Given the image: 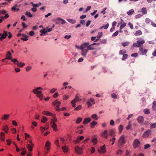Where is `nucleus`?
I'll return each mask as SVG.
<instances>
[{"instance_id": "39448f33", "label": "nucleus", "mask_w": 156, "mask_h": 156, "mask_svg": "<svg viewBox=\"0 0 156 156\" xmlns=\"http://www.w3.org/2000/svg\"><path fill=\"white\" fill-rule=\"evenodd\" d=\"M60 104V102L59 101H58V100L54 101L53 103V105L55 106L56 107V111H59L61 110V109L59 107V106Z\"/></svg>"}, {"instance_id": "f257e3e1", "label": "nucleus", "mask_w": 156, "mask_h": 156, "mask_svg": "<svg viewBox=\"0 0 156 156\" xmlns=\"http://www.w3.org/2000/svg\"><path fill=\"white\" fill-rule=\"evenodd\" d=\"M125 136L122 135L120 136L118 141V146L119 148H121L126 143Z\"/></svg>"}, {"instance_id": "f704fd0d", "label": "nucleus", "mask_w": 156, "mask_h": 156, "mask_svg": "<svg viewBox=\"0 0 156 156\" xmlns=\"http://www.w3.org/2000/svg\"><path fill=\"white\" fill-rule=\"evenodd\" d=\"M109 24L108 23H107L105 24V25L103 26L102 27H100L99 29H101L102 28H104L105 29H107L108 27Z\"/></svg>"}, {"instance_id": "e2e57ef3", "label": "nucleus", "mask_w": 156, "mask_h": 156, "mask_svg": "<svg viewBox=\"0 0 156 156\" xmlns=\"http://www.w3.org/2000/svg\"><path fill=\"white\" fill-rule=\"evenodd\" d=\"M55 145L58 147H59V140H56L55 141Z\"/></svg>"}, {"instance_id": "774afa93", "label": "nucleus", "mask_w": 156, "mask_h": 156, "mask_svg": "<svg viewBox=\"0 0 156 156\" xmlns=\"http://www.w3.org/2000/svg\"><path fill=\"white\" fill-rule=\"evenodd\" d=\"M29 34L30 36H33L34 34L35 33L32 30L29 32Z\"/></svg>"}, {"instance_id": "680f3d73", "label": "nucleus", "mask_w": 156, "mask_h": 156, "mask_svg": "<svg viewBox=\"0 0 156 156\" xmlns=\"http://www.w3.org/2000/svg\"><path fill=\"white\" fill-rule=\"evenodd\" d=\"M111 96L112 98H117V95L115 94L114 93L112 94Z\"/></svg>"}, {"instance_id": "09e8293b", "label": "nucleus", "mask_w": 156, "mask_h": 156, "mask_svg": "<svg viewBox=\"0 0 156 156\" xmlns=\"http://www.w3.org/2000/svg\"><path fill=\"white\" fill-rule=\"evenodd\" d=\"M144 113L146 114H148L150 113V111L148 109H145L144 110Z\"/></svg>"}, {"instance_id": "79ce46f5", "label": "nucleus", "mask_w": 156, "mask_h": 156, "mask_svg": "<svg viewBox=\"0 0 156 156\" xmlns=\"http://www.w3.org/2000/svg\"><path fill=\"white\" fill-rule=\"evenodd\" d=\"M156 128V123H151L150 124L151 129H153Z\"/></svg>"}, {"instance_id": "412c9836", "label": "nucleus", "mask_w": 156, "mask_h": 156, "mask_svg": "<svg viewBox=\"0 0 156 156\" xmlns=\"http://www.w3.org/2000/svg\"><path fill=\"white\" fill-rule=\"evenodd\" d=\"M40 32L41 33V34H40L41 36L44 35L47 32V30L45 29H41V30Z\"/></svg>"}, {"instance_id": "20e7f679", "label": "nucleus", "mask_w": 156, "mask_h": 156, "mask_svg": "<svg viewBox=\"0 0 156 156\" xmlns=\"http://www.w3.org/2000/svg\"><path fill=\"white\" fill-rule=\"evenodd\" d=\"M138 122L141 125H146L147 124L146 122H144V118L143 116H139L137 119Z\"/></svg>"}, {"instance_id": "4468645a", "label": "nucleus", "mask_w": 156, "mask_h": 156, "mask_svg": "<svg viewBox=\"0 0 156 156\" xmlns=\"http://www.w3.org/2000/svg\"><path fill=\"white\" fill-rule=\"evenodd\" d=\"M1 35L2 36L0 37V40L2 41L3 39L5 38L8 36L7 32L4 31V33L2 34Z\"/></svg>"}, {"instance_id": "7ed1b4c3", "label": "nucleus", "mask_w": 156, "mask_h": 156, "mask_svg": "<svg viewBox=\"0 0 156 156\" xmlns=\"http://www.w3.org/2000/svg\"><path fill=\"white\" fill-rule=\"evenodd\" d=\"M81 100V99H80L79 97L78 96H76L75 98L71 101V104L73 107H76V102Z\"/></svg>"}, {"instance_id": "de8ad7c7", "label": "nucleus", "mask_w": 156, "mask_h": 156, "mask_svg": "<svg viewBox=\"0 0 156 156\" xmlns=\"http://www.w3.org/2000/svg\"><path fill=\"white\" fill-rule=\"evenodd\" d=\"M42 118L43 119L41 120V121L42 122L44 123L45 122L47 121L48 119L45 116H43Z\"/></svg>"}, {"instance_id": "052dcab7", "label": "nucleus", "mask_w": 156, "mask_h": 156, "mask_svg": "<svg viewBox=\"0 0 156 156\" xmlns=\"http://www.w3.org/2000/svg\"><path fill=\"white\" fill-rule=\"evenodd\" d=\"M119 33V31H118L117 30L112 35V37H115L117 36Z\"/></svg>"}, {"instance_id": "a211bd4d", "label": "nucleus", "mask_w": 156, "mask_h": 156, "mask_svg": "<svg viewBox=\"0 0 156 156\" xmlns=\"http://www.w3.org/2000/svg\"><path fill=\"white\" fill-rule=\"evenodd\" d=\"M89 45V43H85L82 44L80 46V49H84L86 47H88Z\"/></svg>"}, {"instance_id": "aec40b11", "label": "nucleus", "mask_w": 156, "mask_h": 156, "mask_svg": "<svg viewBox=\"0 0 156 156\" xmlns=\"http://www.w3.org/2000/svg\"><path fill=\"white\" fill-rule=\"evenodd\" d=\"M52 116L53 117V119H51V124H52L53 123H55L57 122V119L55 118V115H53Z\"/></svg>"}, {"instance_id": "cd10ccee", "label": "nucleus", "mask_w": 156, "mask_h": 156, "mask_svg": "<svg viewBox=\"0 0 156 156\" xmlns=\"http://www.w3.org/2000/svg\"><path fill=\"white\" fill-rule=\"evenodd\" d=\"M126 52V51L125 50H120L119 52V54L121 55H123Z\"/></svg>"}, {"instance_id": "4d7b16f0", "label": "nucleus", "mask_w": 156, "mask_h": 156, "mask_svg": "<svg viewBox=\"0 0 156 156\" xmlns=\"http://www.w3.org/2000/svg\"><path fill=\"white\" fill-rule=\"evenodd\" d=\"M3 130H4L5 133H7L8 131V127L7 126H6L3 129Z\"/></svg>"}, {"instance_id": "c85d7f7f", "label": "nucleus", "mask_w": 156, "mask_h": 156, "mask_svg": "<svg viewBox=\"0 0 156 156\" xmlns=\"http://www.w3.org/2000/svg\"><path fill=\"white\" fill-rule=\"evenodd\" d=\"M141 12L143 14H146L147 12L146 8L145 7L141 9Z\"/></svg>"}, {"instance_id": "58836bf2", "label": "nucleus", "mask_w": 156, "mask_h": 156, "mask_svg": "<svg viewBox=\"0 0 156 156\" xmlns=\"http://www.w3.org/2000/svg\"><path fill=\"white\" fill-rule=\"evenodd\" d=\"M92 46H93V45H91V44H90V43H89V45L88 47V48L87 49L88 50H93L95 49V48L92 47Z\"/></svg>"}, {"instance_id": "a878e982", "label": "nucleus", "mask_w": 156, "mask_h": 156, "mask_svg": "<svg viewBox=\"0 0 156 156\" xmlns=\"http://www.w3.org/2000/svg\"><path fill=\"white\" fill-rule=\"evenodd\" d=\"M17 65L19 67H22L25 65V64L23 62H20L19 63L18 62L17 63Z\"/></svg>"}, {"instance_id": "5701e85b", "label": "nucleus", "mask_w": 156, "mask_h": 156, "mask_svg": "<svg viewBox=\"0 0 156 156\" xmlns=\"http://www.w3.org/2000/svg\"><path fill=\"white\" fill-rule=\"evenodd\" d=\"M51 127L53 128L54 131H56L58 130V129L57 128V126L55 123H53V124H51Z\"/></svg>"}, {"instance_id": "49530a36", "label": "nucleus", "mask_w": 156, "mask_h": 156, "mask_svg": "<svg viewBox=\"0 0 156 156\" xmlns=\"http://www.w3.org/2000/svg\"><path fill=\"white\" fill-rule=\"evenodd\" d=\"M97 123V122L93 121L91 123V127L92 128L94 127V126L96 125Z\"/></svg>"}, {"instance_id": "a18cd8bd", "label": "nucleus", "mask_w": 156, "mask_h": 156, "mask_svg": "<svg viewBox=\"0 0 156 156\" xmlns=\"http://www.w3.org/2000/svg\"><path fill=\"white\" fill-rule=\"evenodd\" d=\"M66 147L65 146H63L62 147V149L63 150V151L65 152H67L68 151V147L66 146Z\"/></svg>"}, {"instance_id": "69168bd1", "label": "nucleus", "mask_w": 156, "mask_h": 156, "mask_svg": "<svg viewBox=\"0 0 156 156\" xmlns=\"http://www.w3.org/2000/svg\"><path fill=\"white\" fill-rule=\"evenodd\" d=\"M138 54L137 53L132 54L131 55V56L133 57H136L138 56Z\"/></svg>"}, {"instance_id": "473e14b6", "label": "nucleus", "mask_w": 156, "mask_h": 156, "mask_svg": "<svg viewBox=\"0 0 156 156\" xmlns=\"http://www.w3.org/2000/svg\"><path fill=\"white\" fill-rule=\"evenodd\" d=\"M134 10L133 9H131L127 12V14L129 16L131 15L134 12Z\"/></svg>"}, {"instance_id": "b1692460", "label": "nucleus", "mask_w": 156, "mask_h": 156, "mask_svg": "<svg viewBox=\"0 0 156 156\" xmlns=\"http://www.w3.org/2000/svg\"><path fill=\"white\" fill-rule=\"evenodd\" d=\"M42 113L44 115H46L52 116L53 115L51 112L47 111H43Z\"/></svg>"}, {"instance_id": "6ab92c4d", "label": "nucleus", "mask_w": 156, "mask_h": 156, "mask_svg": "<svg viewBox=\"0 0 156 156\" xmlns=\"http://www.w3.org/2000/svg\"><path fill=\"white\" fill-rule=\"evenodd\" d=\"M91 120V119L90 117L85 118L83 121V124H85L89 123Z\"/></svg>"}, {"instance_id": "0e129e2a", "label": "nucleus", "mask_w": 156, "mask_h": 156, "mask_svg": "<svg viewBox=\"0 0 156 156\" xmlns=\"http://www.w3.org/2000/svg\"><path fill=\"white\" fill-rule=\"evenodd\" d=\"M12 10H15L16 11H18L19 10V9L16 8L15 6H13L12 8Z\"/></svg>"}, {"instance_id": "f3484780", "label": "nucleus", "mask_w": 156, "mask_h": 156, "mask_svg": "<svg viewBox=\"0 0 156 156\" xmlns=\"http://www.w3.org/2000/svg\"><path fill=\"white\" fill-rule=\"evenodd\" d=\"M81 49V55L84 56H85L87 53L88 50L87 49Z\"/></svg>"}, {"instance_id": "423d86ee", "label": "nucleus", "mask_w": 156, "mask_h": 156, "mask_svg": "<svg viewBox=\"0 0 156 156\" xmlns=\"http://www.w3.org/2000/svg\"><path fill=\"white\" fill-rule=\"evenodd\" d=\"M42 88L41 87H38L36 88L35 89L33 90V92L35 94H41V91L40 90H42Z\"/></svg>"}, {"instance_id": "72a5a7b5", "label": "nucleus", "mask_w": 156, "mask_h": 156, "mask_svg": "<svg viewBox=\"0 0 156 156\" xmlns=\"http://www.w3.org/2000/svg\"><path fill=\"white\" fill-rule=\"evenodd\" d=\"M9 117V114L8 115H4L3 117L2 118V119L3 120H7L8 118Z\"/></svg>"}, {"instance_id": "338daca9", "label": "nucleus", "mask_w": 156, "mask_h": 156, "mask_svg": "<svg viewBox=\"0 0 156 156\" xmlns=\"http://www.w3.org/2000/svg\"><path fill=\"white\" fill-rule=\"evenodd\" d=\"M56 90V89L53 88L50 90V92L51 93H54Z\"/></svg>"}, {"instance_id": "8fccbe9b", "label": "nucleus", "mask_w": 156, "mask_h": 156, "mask_svg": "<svg viewBox=\"0 0 156 156\" xmlns=\"http://www.w3.org/2000/svg\"><path fill=\"white\" fill-rule=\"evenodd\" d=\"M92 118L95 120H97L98 119V116H97L96 114H94L92 116Z\"/></svg>"}, {"instance_id": "6e6d98bb", "label": "nucleus", "mask_w": 156, "mask_h": 156, "mask_svg": "<svg viewBox=\"0 0 156 156\" xmlns=\"http://www.w3.org/2000/svg\"><path fill=\"white\" fill-rule=\"evenodd\" d=\"M32 69V67L30 66H27L26 68V70L27 72L29 71Z\"/></svg>"}, {"instance_id": "603ef678", "label": "nucleus", "mask_w": 156, "mask_h": 156, "mask_svg": "<svg viewBox=\"0 0 156 156\" xmlns=\"http://www.w3.org/2000/svg\"><path fill=\"white\" fill-rule=\"evenodd\" d=\"M156 108V101H154L153 103L152 109L153 110Z\"/></svg>"}, {"instance_id": "f8f14e48", "label": "nucleus", "mask_w": 156, "mask_h": 156, "mask_svg": "<svg viewBox=\"0 0 156 156\" xmlns=\"http://www.w3.org/2000/svg\"><path fill=\"white\" fill-rule=\"evenodd\" d=\"M91 103L93 104H94L95 103L94 99L92 98H90L87 102L88 107L92 106V104Z\"/></svg>"}, {"instance_id": "bb28decb", "label": "nucleus", "mask_w": 156, "mask_h": 156, "mask_svg": "<svg viewBox=\"0 0 156 156\" xmlns=\"http://www.w3.org/2000/svg\"><path fill=\"white\" fill-rule=\"evenodd\" d=\"M51 144L49 141H47L45 144V147L47 148V150L49 151V147L50 146Z\"/></svg>"}, {"instance_id": "393cba45", "label": "nucleus", "mask_w": 156, "mask_h": 156, "mask_svg": "<svg viewBox=\"0 0 156 156\" xmlns=\"http://www.w3.org/2000/svg\"><path fill=\"white\" fill-rule=\"evenodd\" d=\"M97 138L96 136H94L92 137V142L93 143H94V144L95 145L97 144Z\"/></svg>"}, {"instance_id": "a19ab883", "label": "nucleus", "mask_w": 156, "mask_h": 156, "mask_svg": "<svg viewBox=\"0 0 156 156\" xmlns=\"http://www.w3.org/2000/svg\"><path fill=\"white\" fill-rule=\"evenodd\" d=\"M129 44V42L127 41L123 42L121 43V44L124 47L127 46Z\"/></svg>"}, {"instance_id": "c03bdc74", "label": "nucleus", "mask_w": 156, "mask_h": 156, "mask_svg": "<svg viewBox=\"0 0 156 156\" xmlns=\"http://www.w3.org/2000/svg\"><path fill=\"white\" fill-rule=\"evenodd\" d=\"M12 62H14V64H16L17 63L19 62L16 59L14 58V59H11Z\"/></svg>"}, {"instance_id": "2f4dec72", "label": "nucleus", "mask_w": 156, "mask_h": 156, "mask_svg": "<svg viewBox=\"0 0 156 156\" xmlns=\"http://www.w3.org/2000/svg\"><path fill=\"white\" fill-rule=\"evenodd\" d=\"M67 20L70 23L72 24H74L76 22V20H75L72 19H68Z\"/></svg>"}, {"instance_id": "9d476101", "label": "nucleus", "mask_w": 156, "mask_h": 156, "mask_svg": "<svg viewBox=\"0 0 156 156\" xmlns=\"http://www.w3.org/2000/svg\"><path fill=\"white\" fill-rule=\"evenodd\" d=\"M140 54L141 55H145L147 52V50L146 49H144L143 47H140L139 48Z\"/></svg>"}, {"instance_id": "4be33fe9", "label": "nucleus", "mask_w": 156, "mask_h": 156, "mask_svg": "<svg viewBox=\"0 0 156 156\" xmlns=\"http://www.w3.org/2000/svg\"><path fill=\"white\" fill-rule=\"evenodd\" d=\"M101 151H100L99 150L98 151L99 152H101L103 153H105L106 151L105 150V145H104L102 147H101Z\"/></svg>"}, {"instance_id": "13d9d810", "label": "nucleus", "mask_w": 156, "mask_h": 156, "mask_svg": "<svg viewBox=\"0 0 156 156\" xmlns=\"http://www.w3.org/2000/svg\"><path fill=\"white\" fill-rule=\"evenodd\" d=\"M132 127L130 123V122H129V125L126 127V129L127 130L130 129Z\"/></svg>"}, {"instance_id": "1a4fd4ad", "label": "nucleus", "mask_w": 156, "mask_h": 156, "mask_svg": "<svg viewBox=\"0 0 156 156\" xmlns=\"http://www.w3.org/2000/svg\"><path fill=\"white\" fill-rule=\"evenodd\" d=\"M60 23L61 24H63L66 23V21L64 20L59 17H58L56 19V23L57 24H59Z\"/></svg>"}, {"instance_id": "bf43d9fd", "label": "nucleus", "mask_w": 156, "mask_h": 156, "mask_svg": "<svg viewBox=\"0 0 156 156\" xmlns=\"http://www.w3.org/2000/svg\"><path fill=\"white\" fill-rule=\"evenodd\" d=\"M9 15L8 14H5V16H1L0 17L1 18H2V19H6L9 17Z\"/></svg>"}, {"instance_id": "ddd939ff", "label": "nucleus", "mask_w": 156, "mask_h": 156, "mask_svg": "<svg viewBox=\"0 0 156 156\" xmlns=\"http://www.w3.org/2000/svg\"><path fill=\"white\" fill-rule=\"evenodd\" d=\"M75 151L77 154H80L82 153V149L78 146H76L75 148Z\"/></svg>"}, {"instance_id": "4c0bfd02", "label": "nucleus", "mask_w": 156, "mask_h": 156, "mask_svg": "<svg viewBox=\"0 0 156 156\" xmlns=\"http://www.w3.org/2000/svg\"><path fill=\"white\" fill-rule=\"evenodd\" d=\"M27 148L28 149L29 151H31L32 150V147L29 144H28L27 146Z\"/></svg>"}, {"instance_id": "3c124183", "label": "nucleus", "mask_w": 156, "mask_h": 156, "mask_svg": "<svg viewBox=\"0 0 156 156\" xmlns=\"http://www.w3.org/2000/svg\"><path fill=\"white\" fill-rule=\"evenodd\" d=\"M126 25V23H125L123 22L122 23L120 26V29L122 30V28L125 27Z\"/></svg>"}, {"instance_id": "ea45409f", "label": "nucleus", "mask_w": 156, "mask_h": 156, "mask_svg": "<svg viewBox=\"0 0 156 156\" xmlns=\"http://www.w3.org/2000/svg\"><path fill=\"white\" fill-rule=\"evenodd\" d=\"M25 14L29 17H31L33 16V15L31 14V13L28 11L26 12Z\"/></svg>"}, {"instance_id": "864d4df0", "label": "nucleus", "mask_w": 156, "mask_h": 156, "mask_svg": "<svg viewBox=\"0 0 156 156\" xmlns=\"http://www.w3.org/2000/svg\"><path fill=\"white\" fill-rule=\"evenodd\" d=\"M82 106L81 105H79L77 107L74 109V111H77L80 110Z\"/></svg>"}, {"instance_id": "e433bc0d", "label": "nucleus", "mask_w": 156, "mask_h": 156, "mask_svg": "<svg viewBox=\"0 0 156 156\" xmlns=\"http://www.w3.org/2000/svg\"><path fill=\"white\" fill-rule=\"evenodd\" d=\"M82 118L80 117H78L76 120V123L79 124L82 121Z\"/></svg>"}, {"instance_id": "c756f323", "label": "nucleus", "mask_w": 156, "mask_h": 156, "mask_svg": "<svg viewBox=\"0 0 156 156\" xmlns=\"http://www.w3.org/2000/svg\"><path fill=\"white\" fill-rule=\"evenodd\" d=\"M142 34V31L140 30H138L136 31L135 33V35L136 36L141 35Z\"/></svg>"}, {"instance_id": "2eb2a0df", "label": "nucleus", "mask_w": 156, "mask_h": 156, "mask_svg": "<svg viewBox=\"0 0 156 156\" xmlns=\"http://www.w3.org/2000/svg\"><path fill=\"white\" fill-rule=\"evenodd\" d=\"M101 136L104 137L105 138H107L108 137V131L106 130H104V131L102 133Z\"/></svg>"}, {"instance_id": "9b49d317", "label": "nucleus", "mask_w": 156, "mask_h": 156, "mask_svg": "<svg viewBox=\"0 0 156 156\" xmlns=\"http://www.w3.org/2000/svg\"><path fill=\"white\" fill-rule=\"evenodd\" d=\"M12 54L11 52L9 51H8L7 52V54L6 55V57L2 60V61L3 62L5 61L6 59H11L12 58Z\"/></svg>"}, {"instance_id": "f03ea898", "label": "nucleus", "mask_w": 156, "mask_h": 156, "mask_svg": "<svg viewBox=\"0 0 156 156\" xmlns=\"http://www.w3.org/2000/svg\"><path fill=\"white\" fill-rule=\"evenodd\" d=\"M144 43L145 41L144 39L141 41H137L136 42L133 44V46L135 47H140Z\"/></svg>"}, {"instance_id": "6e6552de", "label": "nucleus", "mask_w": 156, "mask_h": 156, "mask_svg": "<svg viewBox=\"0 0 156 156\" xmlns=\"http://www.w3.org/2000/svg\"><path fill=\"white\" fill-rule=\"evenodd\" d=\"M140 144V142L137 139L134 140L133 142V147L134 148H136L138 147Z\"/></svg>"}, {"instance_id": "37998d69", "label": "nucleus", "mask_w": 156, "mask_h": 156, "mask_svg": "<svg viewBox=\"0 0 156 156\" xmlns=\"http://www.w3.org/2000/svg\"><path fill=\"white\" fill-rule=\"evenodd\" d=\"M123 128V126L122 125H120L119 128V130L120 133H121Z\"/></svg>"}, {"instance_id": "7c9ffc66", "label": "nucleus", "mask_w": 156, "mask_h": 156, "mask_svg": "<svg viewBox=\"0 0 156 156\" xmlns=\"http://www.w3.org/2000/svg\"><path fill=\"white\" fill-rule=\"evenodd\" d=\"M4 135L5 134L3 132H2L0 134V136H1V139L2 141H4Z\"/></svg>"}, {"instance_id": "5fc2aeb1", "label": "nucleus", "mask_w": 156, "mask_h": 156, "mask_svg": "<svg viewBox=\"0 0 156 156\" xmlns=\"http://www.w3.org/2000/svg\"><path fill=\"white\" fill-rule=\"evenodd\" d=\"M151 146V145L150 144H147L144 145V148L145 149H146L149 148Z\"/></svg>"}, {"instance_id": "dca6fc26", "label": "nucleus", "mask_w": 156, "mask_h": 156, "mask_svg": "<svg viewBox=\"0 0 156 156\" xmlns=\"http://www.w3.org/2000/svg\"><path fill=\"white\" fill-rule=\"evenodd\" d=\"M115 130L114 129H112L109 130V133L110 135L111 136H115Z\"/></svg>"}, {"instance_id": "0eeeda50", "label": "nucleus", "mask_w": 156, "mask_h": 156, "mask_svg": "<svg viewBox=\"0 0 156 156\" xmlns=\"http://www.w3.org/2000/svg\"><path fill=\"white\" fill-rule=\"evenodd\" d=\"M151 131L150 129H148L145 131L143 133L142 137L144 138H147L151 134Z\"/></svg>"}, {"instance_id": "c9c22d12", "label": "nucleus", "mask_w": 156, "mask_h": 156, "mask_svg": "<svg viewBox=\"0 0 156 156\" xmlns=\"http://www.w3.org/2000/svg\"><path fill=\"white\" fill-rule=\"evenodd\" d=\"M128 55L127 54L125 53L122 56V60H124L128 58Z\"/></svg>"}]
</instances>
